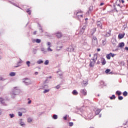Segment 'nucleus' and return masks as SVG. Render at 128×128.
Masks as SVG:
<instances>
[{
	"label": "nucleus",
	"instance_id": "f257e3e1",
	"mask_svg": "<svg viewBox=\"0 0 128 128\" xmlns=\"http://www.w3.org/2000/svg\"><path fill=\"white\" fill-rule=\"evenodd\" d=\"M20 92V90L18 88V87H14L12 90L10 94L12 98H14Z\"/></svg>",
	"mask_w": 128,
	"mask_h": 128
},
{
	"label": "nucleus",
	"instance_id": "f03ea898",
	"mask_svg": "<svg viewBox=\"0 0 128 128\" xmlns=\"http://www.w3.org/2000/svg\"><path fill=\"white\" fill-rule=\"evenodd\" d=\"M92 44L94 46H98V38L96 36L92 38Z\"/></svg>",
	"mask_w": 128,
	"mask_h": 128
},
{
	"label": "nucleus",
	"instance_id": "7ed1b4c3",
	"mask_svg": "<svg viewBox=\"0 0 128 128\" xmlns=\"http://www.w3.org/2000/svg\"><path fill=\"white\" fill-rule=\"evenodd\" d=\"M23 82L26 84V86H30V84H32V80L28 78H25Z\"/></svg>",
	"mask_w": 128,
	"mask_h": 128
},
{
	"label": "nucleus",
	"instance_id": "20e7f679",
	"mask_svg": "<svg viewBox=\"0 0 128 128\" xmlns=\"http://www.w3.org/2000/svg\"><path fill=\"white\" fill-rule=\"evenodd\" d=\"M76 14L78 18H80V16L81 18H82L83 16L82 14L78 15V14H82V10H78L77 12H74V14Z\"/></svg>",
	"mask_w": 128,
	"mask_h": 128
},
{
	"label": "nucleus",
	"instance_id": "39448f33",
	"mask_svg": "<svg viewBox=\"0 0 128 128\" xmlns=\"http://www.w3.org/2000/svg\"><path fill=\"white\" fill-rule=\"evenodd\" d=\"M96 24L98 26V28H99L101 30H102V23L100 21H96Z\"/></svg>",
	"mask_w": 128,
	"mask_h": 128
},
{
	"label": "nucleus",
	"instance_id": "423d86ee",
	"mask_svg": "<svg viewBox=\"0 0 128 128\" xmlns=\"http://www.w3.org/2000/svg\"><path fill=\"white\" fill-rule=\"evenodd\" d=\"M86 26H84L82 28H81V29L80 30V31L79 32V34H84V30H86Z\"/></svg>",
	"mask_w": 128,
	"mask_h": 128
},
{
	"label": "nucleus",
	"instance_id": "0eeeda50",
	"mask_svg": "<svg viewBox=\"0 0 128 128\" xmlns=\"http://www.w3.org/2000/svg\"><path fill=\"white\" fill-rule=\"evenodd\" d=\"M68 52H74V48H72V46H70L68 48H67Z\"/></svg>",
	"mask_w": 128,
	"mask_h": 128
},
{
	"label": "nucleus",
	"instance_id": "6e6552de",
	"mask_svg": "<svg viewBox=\"0 0 128 128\" xmlns=\"http://www.w3.org/2000/svg\"><path fill=\"white\" fill-rule=\"evenodd\" d=\"M80 94H83V96H86V94H87L86 90V89H82L80 90Z\"/></svg>",
	"mask_w": 128,
	"mask_h": 128
},
{
	"label": "nucleus",
	"instance_id": "1a4fd4ad",
	"mask_svg": "<svg viewBox=\"0 0 128 128\" xmlns=\"http://www.w3.org/2000/svg\"><path fill=\"white\" fill-rule=\"evenodd\" d=\"M125 34L124 33L123 34H119L118 36V38L120 40H122V38H123L124 37Z\"/></svg>",
	"mask_w": 128,
	"mask_h": 128
},
{
	"label": "nucleus",
	"instance_id": "9d476101",
	"mask_svg": "<svg viewBox=\"0 0 128 128\" xmlns=\"http://www.w3.org/2000/svg\"><path fill=\"white\" fill-rule=\"evenodd\" d=\"M102 112V109H97L95 112V114L96 116L100 114V113Z\"/></svg>",
	"mask_w": 128,
	"mask_h": 128
},
{
	"label": "nucleus",
	"instance_id": "9b49d317",
	"mask_svg": "<svg viewBox=\"0 0 128 128\" xmlns=\"http://www.w3.org/2000/svg\"><path fill=\"white\" fill-rule=\"evenodd\" d=\"M92 10H94V7L92 6H90L88 9V14H90Z\"/></svg>",
	"mask_w": 128,
	"mask_h": 128
},
{
	"label": "nucleus",
	"instance_id": "f8f14e48",
	"mask_svg": "<svg viewBox=\"0 0 128 128\" xmlns=\"http://www.w3.org/2000/svg\"><path fill=\"white\" fill-rule=\"evenodd\" d=\"M56 36L58 38H62V33L58 32L56 33Z\"/></svg>",
	"mask_w": 128,
	"mask_h": 128
},
{
	"label": "nucleus",
	"instance_id": "ddd939ff",
	"mask_svg": "<svg viewBox=\"0 0 128 128\" xmlns=\"http://www.w3.org/2000/svg\"><path fill=\"white\" fill-rule=\"evenodd\" d=\"M119 48H122L124 46V42H122L119 43L118 46Z\"/></svg>",
	"mask_w": 128,
	"mask_h": 128
},
{
	"label": "nucleus",
	"instance_id": "4468645a",
	"mask_svg": "<svg viewBox=\"0 0 128 128\" xmlns=\"http://www.w3.org/2000/svg\"><path fill=\"white\" fill-rule=\"evenodd\" d=\"M88 118L89 120H92L94 118V116H92V114L90 113L88 115Z\"/></svg>",
	"mask_w": 128,
	"mask_h": 128
},
{
	"label": "nucleus",
	"instance_id": "2eb2a0df",
	"mask_svg": "<svg viewBox=\"0 0 128 128\" xmlns=\"http://www.w3.org/2000/svg\"><path fill=\"white\" fill-rule=\"evenodd\" d=\"M98 58V55L94 54V58L92 59V62H96V60Z\"/></svg>",
	"mask_w": 128,
	"mask_h": 128
},
{
	"label": "nucleus",
	"instance_id": "dca6fc26",
	"mask_svg": "<svg viewBox=\"0 0 128 128\" xmlns=\"http://www.w3.org/2000/svg\"><path fill=\"white\" fill-rule=\"evenodd\" d=\"M101 62L102 64V66H104V64H106V59H104V58H102V60Z\"/></svg>",
	"mask_w": 128,
	"mask_h": 128
},
{
	"label": "nucleus",
	"instance_id": "f3484780",
	"mask_svg": "<svg viewBox=\"0 0 128 128\" xmlns=\"http://www.w3.org/2000/svg\"><path fill=\"white\" fill-rule=\"evenodd\" d=\"M22 119H20V126H23V127H24L26 126V124H24V122H22Z\"/></svg>",
	"mask_w": 128,
	"mask_h": 128
},
{
	"label": "nucleus",
	"instance_id": "a211bd4d",
	"mask_svg": "<svg viewBox=\"0 0 128 128\" xmlns=\"http://www.w3.org/2000/svg\"><path fill=\"white\" fill-rule=\"evenodd\" d=\"M36 42V44H40V42H42V40H40V39L37 38L36 40H34L33 41V42Z\"/></svg>",
	"mask_w": 128,
	"mask_h": 128
},
{
	"label": "nucleus",
	"instance_id": "6ab92c4d",
	"mask_svg": "<svg viewBox=\"0 0 128 128\" xmlns=\"http://www.w3.org/2000/svg\"><path fill=\"white\" fill-rule=\"evenodd\" d=\"M72 94H74V96H78V92L76 90H74L72 92Z\"/></svg>",
	"mask_w": 128,
	"mask_h": 128
},
{
	"label": "nucleus",
	"instance_id": "aec40b11",
	"mask_svg": "<svg viewBox=\"0 0 128 128\" xmlns=\"http://www.w3.org/2000/svg\"><path fill=\"white\" fill-rule=\"evenodd\" d=\"M112 44H113V46H116V40L113 39L112 40Z\"/></svg>",
	"mask_w": 128,
	"mask_h": 128
},
{
	"label": "nucleus",
	"instance_id": "412c9836",
	"mask_svg": "<svg viewBox=\"0 0 128 128\" xmlns=\"http://www.w3.org/2000/svg\"><path fill=\"white\" fill-rule=\"evenodd\" d=\"M0 102L3 104V106H6V104L4 102V98H0Z\"/></svg>",
	"mask_w": 128,
	"mask_h": 128
},
{
	"label": "nucleus",
	"instance_id": "4be33fe9",
	"mask_svg": "<svg viewBox=\"0 0 128 128\" xmlns=\"http://www.w3.org/2000/svg\"><path fill=\"white\" fill-rule=\"evenodd\" d=\"M94 66V62L90 61V66L92 68Z\"/></svg>",
	"mask_w": 128,
	"mask_h": 128
},
{
	"label": "nucleus",
	"instance_id": "5701e85b",
	"mask_svg": "<svg viewBox=\"0 0 128 128\" xmlns=\"http://www.w3.org/2000/svg\"><path fill=\"white\" fill-rule=\"evenodd\" d=\"M96 32V28H93L91 32L92 36H94V32Z\"/></svg>",
	"mask_w": 128,
	"mask_h": 128
},
{
	"label": "nucleus",
	"instance_id": "b1692460",
	"mask_svg": "<svg viewBox=\"0 0 128 128\" xmlns=\"http://www.w3.org/2000/svg\"><path fill=\"white\" fill-rule=\"evenodd\" d=\"M41 50L42 52L44 54H46V52H48V51L44 49V48H42Z\"/></svg>",
	"mask_w": 128,
	"mask_h": 128
},
{
	"label": "nucleus",
	"instance_id": "393cba45",
	"mask_svg": "<svg viewBox=\"0 0 128 128\" xmlns=\"http://www.w3.org/2000/svg\"><path fill=\"white\" fill-rule=\"evenodd\" d=\"M118 64L120 66H124V61L119 62Z\"/></svg>",
	"mask_w": 128,
	"mask_h": 128
},
{
	"label": "nucleus",
	"instance_id": "a878e982",
	"mask_svg": "<svg viewBox=\"0 0 128 128\" xmlns=\"http://www.w3.org/2000/svg\"><path fill=\"white\" fill-rule=\"evenodd\" d=\"M21 112H22V114H26V110L24 108H21Z\"/></svg>",
	"mask_w": 128,
	"mask_h": 128
},
{
	"label": "nucleus",
	"instance_id": "bb28decb",
	"mask_svg": "<svg viewBox=\"0 0 128 128\" xmlns=\"http://www.w3.org/2000/svg\"><path fill=\"white\" fill-rule=\"evenodd\" d=\"M116 94H117L118 96H120L122 94V92L120 90H117L116 92Z\"/></svg>",
	"mask_w": 128,
	"mask_h": 128
},
{
	"label": "nucleus",
	"instance_id": "cd10ccee",
	"mask_svg": "<svg viewBox=\"0 0 128 128\" xmlns=\"http://www.w3.org/2000/svg\"><path fill=\"white\" fill-rule=\"evenodd\" d=\"M10 76H16V72H11L10 74Z\"/></svg>",
	"mask_w": 128,
	"mask_h": 128
},
{
	"label": "nucleus",
	"instance_id": "c85d7f7f",
	"mask_svg": "<svg viewBox=\"0 0 128 128\" xmlns=\"http://www.w3.org/2000/svg\"><path fill=\"white\" fill-rule=\"evenodd\" d=\"M43 62H44V61H42V60H39L38 61H37V64H40Z\"/></svg>",
	"mask_w": 128,
	"mask_h": 128
},
{
	"label": "nucleus",
	"instance_id": "c756f323",
	"mask_svg": "<svg viewBox=\"0 0 128 128\" xmlns=\"http://www.w3.org/2000/svg\"><path fill=\"white\" fill-rule=\"evenodd\" d=\"M102 44L104 46H106V39H104L102 40Z\"/></svg>",
	"mask_w": 128,
	"mask_h": 128
},
{
	"label": "nucleus",
	"instance_id": "7c9ffc66",
	"mask_svg": "<svg viewBox=\"0 0 128 128\" xmlns=\"http://www.w3.org/2000/svg\"><path fill=\"white\" fill-rule=\"evenodd\" d=\"M51 46H48V48H47L48 52H52V48H50Z\"/></svg>",
	"mask_w": 128,
	"mask_h": 128
},
{
	"label": "nucleus",
	"instance_id": "2f4dec72",
	"mask_svg": "<svg viewBox=\"0 0 128 128\" xmlns=\"http://www.w3.org/2000/svg\"><path fill=\"white\" fill-rule=\"evenodd\" d=\"M52 118L54 120H58V115L56 114H54L52 116Z\"/></svg>",
	"mask_w": 128,
	"mask_h": 128
},
{
	"label": "nucleus",
	"instance_id": "473e14b6",
	"mask_svg": "<svg viewBox=\"0 0 128 128\" xmlns=\"http://www.w3.org/2000/svg\"><path fill=\"white\" fill-rule=\"evenodd\" d=\"M38 26H39V28H39V30H41V32H44V30H42V26H40V24H38Z\"/></svg>",
	"mask_w": 128,
	"mask_h": 128
},
{
	"label": "nucleus",
	"instance_id": "72a5a7b5",
	"mask_svg": "<svg viewBox=\"0 0 128 128\" xmlns=\"http://www.w3.org/2000/svg\"><path fill=\"white\" fill-rule=\"evenodd\" d=\"M110 100H116V96L114 94L112 95V96L110 97Z\"/></svg>",
	"mask_w": 128,
	"mask_h": 128
},
{
	"label": "nucleus",
	"instance_id": "f704fd0d",
	"mask_svg": "<svg viewBox=\"0 0 128 128\" xmlns=\"http://www.w3.org/2000/svg\"><path fill=\"white\" fill-rule=\"evenodd\" d=\"M128 94V92L126 91H124V92H123V96H126Z\"/></svg>",
	"mask_w": 128,
	"mask_h": 128
},
{
	"label": "nucleus",
	"instance_id": "c9c22d12",
	"mask_svg": "<svg viewBox=\"0 0 128 128\" xmlns=\"http://www.w3.org/2000/svg\"><path fill=\"white\" fill-rule=\"evenodd\" d=\"M106 58H108V60H110V53L106 55Z\"/></svg>",
	"mask_w": 128,
	"mask_h": 128
},
{
	"label": "nucleus",
	"instance_id": "e433bc0d",
	"mask_svg": "<svg viewBox=\"0 0 128 128\" xmlns=\"http://www.w3.org/2000/svg\"><path fill=\"white\" fill-rule=\"evenodd\" d=\"M118 100H124V97H122V96H118Z\"/></svg>",
	"mask_w": 128,
	"mask_h": 128
},
{
	"label": "nucleus",
	"instance_id": "4c0bfd02",
	"mask_svg": "<svg viewBox=\"0 0 128 128\" xmlns=\"http://www.w3.org/2000/svg\"><path fill=\"white\" fill-rule=\"evenodd\" d=\"M48 62H50V61H48V60H46L44 62V64H45V66H48Z\"/></svg>",
	"mask_w": 128,
	"mask_h": 128
},
{
	"label": "nucleus",
	"instance_id": "58836bf2",
	"mask_svg": "<svg viewBox=\"0 0 128 128\" xmlns=\"http://www.w3.org/2000/svg\"><path fill=\"white\" fill-rule=\"evenodd\" d=\"M110 36V32H107L105 35L104 36L108 37Z\"/></svg>",
	"mask_w": 128,
	"mask_h": 128
},
{
	"label": "nucleus",
	"instance_id": "ea45409f",
	"mask_svg": "<svg viewBox=\"0 0 128 128\" xmlns=\"http://www.w3.org/2000/svg\"><path fill=\"white\" fill-rule=\"evenodd\" d=\"M9 116L11 118H14V114H9Z\"/></svg>",
	"mask_w": 128,
	"mask_h": 128
},
{
	"label": "nucleus",
	"instance_id": "a19ab883",
	"mask_svg": "<svg viewBox=\"0 0 128 128\" xmlns=\"http://www.w3.org/2000/svg\"><path fill=\"white\" fill-rule=\"evenodd\" d=\"M26 12L28 13V14H29V15H30L32 14V12L30 11V9H28L26 10Z\"/></svg>",
	"mask_w": 128,
	"mask_h": 128
},
{
	"label": "nucleus",
	"instance_id": "79ce46f5",
	"mask_svg": "<svg viewBox=\"0 0 128 128\" xmlns=\"http://www.w3.org/2000/svg\"><path fill=\"white\" fill-rule=\"evenodd\" d=\"M50 92V89L45 90L43 92V94H46V92Z\"/></svg>",
	"mask_w": 128,
	"mask_h": 128
},
{
	"label": "nucleus",
	"instance_id": "37998d69",
	"mask_svg": "<svg viewBox=\"0 0 128 128\" xmlns=\"http://www.w3.org/2000/svg\"><path fill=\"white\" fill-rule=\"evenodd\" d=\"M26 64H27L28 66L30 67V61H27L26 62Z\"/></svg>",
	"mask_w": 128,
	"mask_h": 128
},
{
	"label": "nucleus",
	"instance_id": "c03bdc74",
	"mask_svg": "<svg viewBox=\"0 0 128 128\" xmlns=\"http://www.w3.org/2000/svg\"><path fill=\"white\" fill-rule=\"evenodd\" d=\"M32 122V118H28V122Z\"/></svg>",
	"mask_w": 128,
	"mask_h": 128
},
{
	"label": "nucleus",
	"instance_id": "a18cd8bd",
	"mask_svg": "<svg viewBox=\"0 0 128 128\" xmlns=\"http://www.w3.org/2000/svg\"><path fill=\"white\" fill-rule=\"evenodd\" d=\"M68 126H74V122H70L68 123Z\"/></svg>",
	"mask_w": 128,
	"mask_h": 128
},
{
	"label": "nucleus",
	"instance_id": "49530a36",
	"mask_svg": "<svg viewBox=\"0 0 128 128\" xmlns=\"http://www.w3.org/2000/svg\"><path fill=\"white\" fill-rule=\"evenodd\" d=\"M110 72V69H106L105 71L106 74H108Z\"/></svg>",
	"mask_w": 128,
	"mask_h": 128
},
{
	"label": "nucleus",
	"instance_id": "de8ad7c7",
	"mask_svg": "<svg viewBox=\"0 0 128 128\" xmlns=\"http://www.w3.org/2000/svg\"><path fill=\"white\" fill-rule=\"evenodd\" d=\"M63 118L64 120H68V115H66L64 116Z\"/></svg>",
	"mask_w": 128,
	"mask_h": 128
},
{
	"label": "nucleus",
	"instance_id": "09e8293b",
	"mask_svg": "<svg viewBox=\"0 0 128 128\" xmlns=\"http://www.w3.org/2000/svg\"><path fill=\"white\" fill-rule=\"evenodd\" d=\"M113 6L114 7V10H116V12H118V9H116V5H114Z\"/></svg>",
	"mask_w": 128,
	"mask_h": 128
},
{
	"label": "nucleus",
	"instance_id": "8fccbe9b",
	"mask_svg": "<svg viewBox=\"0 0 128 128\" xmlns=\"http://www.w3.org/2000/svg\"><path fill=\"white\" fill-rule=\"evenodd\" d=\"M18 116H22V112H18Z\"/></svg>",
	"mask_w": 128,
	"mask_h": 128
},
{
	"label": "nucleus",
	"instance_id": "3c124183",
	"mask_svg": "<svg viewBox=\"0 0 128 128\" xmlns=\"http://www.w3.org/2000/svg\"><path fill=\"white\" fill-rule=\"evenodd\" d=\"M18 66H20V64L17 63V66H14V68H18Z\"/></svg>",
	"mask_w": 128,
	"mask_h": 128
},
{
	"label": "nucleus",
	"instance_id": "603ef678",
	"mask_svg": "<svg viewBox=\"0 0 128 128\" xmlns=\"http://www.w3.org/2000/svg\"><path fill=\"white\" fill-rule=\"evenodd\" d=\"M33 54H36V49H34V50H33Z\"/></svg>",
	"mask_w": 128,
	"mask_h": 128
},
{
	"label": "nucleus",
	"instance_id": "864d4df0",
	"mask_svg": "<svg viewBox=\"0 0 128 128\" xmlns=\"http://www.w3.org/2000/svg\"><path fill=\"white\" fill-rule=\"evenodd\" d=\"M100 84H101V86H102V85L104 84V81H100Z\"/></svg>",
	"mask_w": 128,
	"mask_h": 128
},
{
	"label": "nucleus",
	"instance_id": "5fc2aeb1",
	"mask_svg": "<svg viewBox=\"0 0 128 128\" xmlns=\"http://www.w3.org/2000/svg\"><path fill=\"white\" fill-rule=\"evenodd\" d=\"M110 56H112V58H114V54L112 53H110Z\"/></svg>",
	"mask_w": 128,
	"mask_h": 128
},
{
	"label": "nucleus",
	"instance_id": "6e6d98bb",
	"mask_svg": "<svg viewBox=\"0 0 128 128\" xmlns=\"http://www.w3.org/2000/svg\"><path fill=\"white\" fill-rule=\"evenodd\" d=\"M56 88L57 89V90H58V88H60V85H58L57 86H56Z\"/></svg>",
	"mask_w": 128,
	"mask_h": 128
},
{
	"label": "nucleus",
	"instance_id": "4d7b16f0",
	"mask_svg": "<svg viewBox=\"0 0 128 128\" xmlns=\"http://www.w3.org/2000/svg\"><path fill=\"white\" fill-rule=\"evenodd\" d=\"M118 0H117V1L116 2V6H120V4H118Z\"/></svg>",
	"mask_w": 128,
	"mask_h": 128
},
{
	"label": "nucleus",
	"instance_id": "13d9d810",
	"mask_svg": "<svg viewBox=\"0 0 128 128\" xmlns=\"http://www.w3.org/2000/svg\"><path fill=\"white\" fill-rule=\"evenodd\" d=\"M47 44H48V46H50V42H47Z\"/></svg>",
	"mask_w": 128,
	"mask_h": 128
},
{
	"label": "nucleus",
	"instance_id": "bf43d9fd",
	"mask_svg": "<svg viewBox=\"0 0 128 128\" xmlns=\"http://www.w3.org/2000/svg\"><path fill=\"white\" fill-rule=\"evenodd\" d=\"M32 104V100H30L28 102V104Z\"/></svg>",
	"mask_w": 128,
	"mask_h": 128
},
{
	"label": "nucleus",
	"instance_id": "052dcab7",
	"mask_svg": "<svg viewBox=\"0 0 128 128\" xmlns=\"http://www.w3.org/2000/svg\"><path fill=\"white\" fill-rule=\"evenodd\" d=\"M0 80H4V78L1 76H0Z\"/></svg>",
	"mask_w": 128,
	"mask_h": 128
},
{
	"label": "nucleus",
	"instance_id": "680f3d73",
	"mask_svg": "<svg viewBox=\"0 0 128 128\" xmlns=\"http://www.w3.org/2000/svg\"><path fill=\"white\" fill-rule=\"evenodd\" d=\"M104 2H102L100 4V6H104Z\"/></svg>",
	"mask_w": 128,
	"mask_h": 128
},
{
	"label": "nucleus",
	"instance_id": "e2e57ef3",
	"mask_svg": "<svg viewBox=\"0 0 128 128\" xmlns=\"http://www.w3.org/2000/svg\"><path fill=\"white\" fill-rule=\"evenodd\" d=\"M34 74H36V75H38V72H34Z\"/></svg>",
	"mask_w": 128,
	"mask_h": 128
},
{
	"label": "nucleus",
	"instance_id": "0e129e2a",
	"mask_svg": "<svg viewBox=\"0 0 128 128\" xmlns=\"http://www.w3.org/2000/svg\"><path fill=\"white\" fill-rule=\"evenodd\" d=\"M33 34H36V31H34V32H33Z\"/></svg>",
	"mask_w": 128,
	"mask_h": 128
},
{
	"label": "nucleus",
	"instance_id": "69168bd1",
	"mask_svg": "<svg viewBox=\"0 0 128 128\" xmlns=\"http://www.w3.org/2000/svg\"><path fill=\"white\" fill-rule=\"evenodd\" d=\"M84 85L88 84V82H84Z\"/></svg>",
	"mask_w": 128,
	"mask_h": 128
},
{
	"label": "nucleus",
	"instance_id": "338daca9",
	"mask_svg": "<svg viewBox=\"0 0 128 128\" xmlns=\"http://www.w3.org/2000/svg\"><path fill=\"white\" fill-rule=\"evenodd\" d=\"M97 51L98 52H100V48H98Z\"/></svg>",
	"mask_w": 128,
	"mask_h": 128
},
{
	"label": "nucleus",
	"instance_id": "774afa93",
	"mask_svg": "<svg viewBox=\"0 0 128 128\" xmlns=\"http://www.w3.org/2000/svg\"><path fill=\"white\" fill-rule=\"evenodd\" d=\"M125 50H128V47H125Z\"/></svg>",
	"mask_w": 128,
	"mask_h": 128
}]
</instances>
